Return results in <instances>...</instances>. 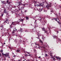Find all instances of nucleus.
<instances>
[{
  "label": "nucleus",
  "instance_id": "f257e3e1",
  "mask_svg": "<svg viewBox=\"0 0 61 61\" xmlns=\"http://www.w3.org/2000/svg\"><path fill=\"white\" fill-rule=\"evenodd\" d=\"M37 19L41 22V23H42V24H43V20L41 19V17H38L37 18Z\"/></svg>",
  "mask_w": 61,
  "mask_h": 61
},
{
  "label": "nucleus",
  "instance_id": "f03ea898",
  "mask_svg": "<svg viewBox=\"0 0 61 61\" xmlns=\"http://www.w3.org/2000/svg\"><path fill=\"white\" fill-rule=\"evenodd\" d=\"M42 31H44L45 32L44 33V34L45 33H46L47 34H48V33H49L47 32V31H46L45 30V28H42Z\"/></svg>",
  "mask_w": 61,
  "mask_h": 61
},
{
  "label": "nucleus",
  "instance_id": "7ed1b4c3",
  "mask_svg": "<svg viewBox=\"0 0 61 61\" xmlns=\"http://www.w3.org/2000/svg\"><path fill=\"white\" fill-rule=\"evenodd\" d=\"M51 4H50L49 5H46V6L47 10H48L49 9V7H51Z\"/></svg>",
  "mask_w": 61,
  "mask_h": 61
},
{
  "label": "nucleus",
  "instance_id": "20e7f679",
  "mask_svg": "<svg viewBox=\"0 0 61 61\" xmlns=\"http://www.w3.org/2000/svg\"><path fill=\"white\" fill-rule=\"evenodd\" d=\"M36 27H34L35 29H34L32 30V32H37V30H36Z\"/></svg>",
  "mask_w": 61,
  "mask_h": 61
},
{
  "label": "nucleus",
  "instance_id": "39448f33",
  "mask_svg": "<svg viewBox=\"0 0 61 61\" xmlns=\"http://www.w3.org/2000/svg\"><path fill=\"white\" fill-rule=\"evenodd\" d=\"M9 21V20H8L6 19V20L5 21L4 23H7V24H9V22H8Z\"/></svg>",
  "mask_w": 61,
  "mask_h": 61
},
{
  "label": "nucleus",
  "instance_id": "423d86ee",
  "mask_svg": "<svg viewBox=\"0 0 61 61\" xmlns=\"http://www.w3.org/2000/svg\"><path fill=\"white\" fill-rule=\"evenodd\" d=\"M55 58H56V59H57V60H60L61 59V58L59 57L56 56L55 57Z\"/></svg>",
  "mask_w": 61,
  "mask_h": 61
},
{
  "label": "nucleus",
  "instance_id": "0eeeda50",
  "mask_svg": "<svg viewBox=\"0 0 61 61\" xmlns=\"http://www.w3.org/2000/svg\"><path fill=\"white\" fill-rule=\"evenodd\" d=\"M10 25L11 26L12 25H16V24H15V22H12V24Z\"/></svg>",
  "mask_w": 61,
  "mask_h": 61
},
{
  "label": "nucleus",
  "instance_id": "6e6552de",
  "mask_svg": "<svg viewBox=\"0 0 61 61\" xmlns=\"http://www.w3.org/2000/svg\"><path fill=\"white\" fill-rule=\"evenodd\" d=\"M7 4H8V5H9L11 3V2H9V0H7Z\"/></svg>",
  "mask_w": 61,
  "mask_h": 61
},
{
  "label": "nucleus",
  "instance_id": "1a4fd4ad",
  "mask_svg": "<svg viewBox=\"0 0 61 61\" xmlns=\"http://www.w3.org/2000/svg\"><path fill=\"white\" fill-rule=\"evenodd\" d=\"M7 7L8 8V10H9V9H10V5H7Z\"/></svg>",
  "mask_w": 61,
  "mask_h": 61
},
{
  "label": "nucleus",
  "instance_id": "9d476101",
  "mask_svg": "<svg viewBox=\"0 0 61 61\" xmlns=\"http://www.w3.org/2000/svg\"><path fill=\"white\" fill-rule=\"evenodd\" d=\"M44 3V2H43L42 3L41 2H40V5H41V6H43V4Z\"/></svg>",
  "mask_w": 61,
  "mask_h": 61
},
{
  "label": "nucleus",
  "instance_id": "9b49d317",
  "mask_svg": "<svg viewBox=\"0 0 61 61\" xmlns=\"http://www.w3.org/2000/svg\"><path fill=\"white\" fill-rule=\"evenodd\" d=\"M25 17L26 20H29V17L26 16H25Z\"/></svg>",
  "mask_w": 61,
  "mask_h": 61
},
{
  "label": "nucleus",
  "instance_id": "f8f14e48",
  "mask_svg": "<svg viewBox=\"0 0 61 61\" xmlns=\"http://www.w3.org/2000/svg\"><path fill=\"white\" fill-rule=\"evenodd\" d=\"M4 13H6V10L5 9L3 11Z\"/></svg>",
  "mask_w": 61,
  "mask_h": 61
},
{
  "label": "nucleus",
  "instance_id": "ddd939ff",
  "mask_svg": "<svg viewBox=\"0 0 61 61\" xmlns=\"http://www.w3.org/2000/svg\"><path fill=\"white\" fill-rule=\"evenodd\" d=\"M39 41H40V42L42 44H43V41L42 40H41L40 39L39 40Z\"/></svg>",
  "mask_w": 61,
  "mask_h": 61
},
{
  "label": "nucleus",
  "instance_id": "4468645a",
  "mask_svg": "<svg viewBox=\"0 0 61 61\" xmlns=\"http://www.w3.org/2000/svg\"><path fill=\"white\" fill-rule=\"evenodd\" d=\"M44 3L45 4H48V3H47V2H46V1H45L44 2Z\"/></svg>",
  "mask_w": 61,
  "mask_h": 61
},
{
  "label": "nucleus",
  "instance_id": "2eb2a0df",
  "mask_svg": "<svg viewBox=\"0 0 61 61\" xmlns=\"http://www.w3.org/2000/svg\"><path fill=\"white\" fill-rule=\"evenodd\" d=\"M22 5V4H21V3L20 2V3H19V5H18L17 6L18 7H19V5Z\"/></svg>",
  "mask_w": 61,
  "mask_h": 61
},
{
  "label": "nucleus",
  "instance_id": "dca6fc26",
  "mask_svg": "<svg viewBox=\"0 0 61 61\" xmlns=\"http://www.w3.org/2000/svg\"><path fill=\"white\" fill-rule=\"evenodd\" d=\"M22 29H21L19 30V32H22Z\"/></svg>",
  "mask_w": 61,
  "mask_h": 61
},
{
  "label": "nucleus",
  "instance_id": "f3484780",
  "mask_svg": "<svg viewBox=\"0 0 61 61\" xmlns=\"http://www.w3.org/2000/svg\"><path fill=\"white\" fill-rule=\"evenodd\" d=\"M36 20H35V22H34L35 25H36Z\"/></svg>",
  "mask_w": 61,
  "mask_h": 61
},
{
  "label": "nucleus",
  "instance_id": "a211bd4d",
  "mask_svg": "<svg viewBox=\"0 0 61 61\" xmlns=\"http://www.w3.org/2000/svg\"><path fill=\"white\" fill-rule=\"evenodd\" d=\"M55 56H54V58H53V60H54V61H55V60H56V59H55Z\"/></svg>",
  "mask_w": 61,
  "mask_h": 61
},
{
  "label": "nucleus",
  "instance_id": "6ab92c4d",
  "mask_svg": "<svg viewBox=\"0 0 61 61\" xmlns=\"http://www.w3.org/2000/svg\"><path fill=\"white\" fill-rule=\"evenodd\" d=\"M16 52H20V50H17L16 51Z\"/></svg>",
  "mask_w": 61,
  "mask_h": 61
},
{
  "label": "nucleus",
  "instance_id": "aec40b11",
  "mask_svg": "<svg viewBox=\"0 0 61 61\" xmlns=\"http://www.w3.org/2000/svg\"><path fill=\"white\" fill-rule=\"evenodd\" d=\"M57 18H54V20H55L56 21H57Z\"/></svg>",
  "mask_w": 61,
  "mask_h": 61
},
{
  "label": "nucleus",
  "instance_id": "412c9836",
  "mask_svg": "<svg viewBox=\"0 0 61 61\" xmlns=\"http://www.w3.org/2000/svg\"><path fill=\"white\" fill-rule=\"evenodd\" d=\"M20 22H22L23 21V20H24V19H20Z\"/></svg>",
  "mask_w": 61,
  "mask_h": 61
},
{
  "label": "nucleus",
  "instance_id": "4be33fe9",
  "mask_svg": "<svg viewBox=\"0 0 61 61\" xmlns=\"http://www.w3.org/2000/svg\"><path fill=\"white\" fill-rule=\"evenodd\" d=\"M22 37V36L21 35H20L19 36V38H21Z\"/></svg>",
  "mask_w": 61,
  "mask_h": 61
},
{
  "label": "nucleus",
  "instance_id": "5701e85b",
  "mask_svg": "<svg viewBox=\"0 0 61 61\" xmlns=\"http://www.w3.org/2000/svg\"><path fill=\"white\" fill-rule=\"evenodd\" d=\"M15 30H13L12 31V33H15Z\"/></svg>",
  "mask_w": 61,
  "mask_h": 61
},
{
  "label": "nucleus",
  "instance_id": "b1692460",
  "mask_svg": "<svg viewBox=\"0 0 61 61\" xmlns=\"http://www.w3.org/2000/svg\"><path fill=\"white\" fill-rule=\"evenodd\" d=\"M12 25H11L10 26V29H11L12 28Z\"/></svg>",
  "mask_w": 61,
  "mask_h": 61
},
{
  "label": "nucleus",
  "instance_id": "393cba45",
  "mask_svg": "<svg viewBox=\"0 0 61 61\" xmlns=\"http://www.w3.org/2000/svg\"><path fill=\"white\" fill-rule=\"evenodd\" d=\"M50 55V56L52 57V58H53V55H52V54L51 53Z\"/></svg>",
  "mask_w": 61,
  "mask_h": 61
},
{
  "label": "nucleus",
  "instance_id": "a878e982",
  "mask_svg": "<svg viewBox=\"0 0 61 61\" xmlns=\"http://www.w3.org/2000/svg\"><path fill=\"white\" fill-rule=\"evenodd\" d=\"M20 20H18L17 21V22L18 23H19V22H20Z\"/></svg>",
  "mask_w": 61,
  "mask_h": 61
},
{
  "label": "nucleus",
  "instance_id": "bb28decb",
  "mask_svg": "<svg viewBox=\"0 0 61 61\" xmlns=\"http://www.w3.org/2000/svg\"><path fill=\"white\" fill-rule=\"evenodd\" d=\"M4 55H5V56L6 57V56H7V55L5 54H4Z\"/></svg>",
  "mask_w": 61,
  "mask_h": 61
},
{
  "label": "nucleus",
  "instance_id": "cd10ccee",
  "mask_svg": "<svg viewBox=\"0 0 61 61\" xmlns=\"http://www.w3.org/2000/svg\"><path fill=\"white\" fill-rule=\"evenodd\" d=\"M55 32H57V33L56 34H57L58 33H59V32H58V31H56V30H55Z\"/></svg>",
  "mask_w": 61,
  "mask_h": 61
},
{
  "label": "nucleus",
  "instance_id": "c85d7f7f",
  "mask_svg": "<svg viewBox=\"0 0 61 61\" xmlns=\"http://www.w3.org/2000/svg\"><path fill=\"white\" fill-rule=\"evenodd\" d=\"M1 3L3 4H4V3H5V2L4 1H2L1 2Z\"/></svg>",
  "mask_w": 61,
  "mask_h": 61
},
{
  "label": "nucleus",
  "instance_id": "c756f323",
  "mask_svg": "<svg viewBox=\"0 0 61 61\" xmlns=\"http://www.w3.org/2000/svg\"><path fill=\"white\" fill-rule=\"evenodd\" d=\"M53 37H55V38H56L57 37V36H56L55 35L54 36H53Z\"/></svg>",
  "mask_w": 61,
  "mask_h": 61
},
{
  "label": "nucleus",
  "instance_id": "7c9ffc66",
  "mask_svg": "<svg viewBox=\"0 0 61 61\" xmlns=\"http://www.w3.org/2000/svg\"><path fill=\"white\" fill-rule=\"evenodd\" d=\"M4 15V14L3 13H1V16L3 17Z\"/></svg>",
  "mask_w": 61,
  "mask_h": 61
},
{
  "label": "nucleus",
  "instance_id": "2f4dec72",
  "mask_svg": "<svg viewBox=\"0 0 61 61\" xmlns=\"http://www.w3.org/2000/svg\"><path fill=\"white\" fill-rule=\"evenodd\" d=\"M1 27L2 28V29H4V27H3V25H2L1 26Z\"/></svg>",
  "mask_w": 61,
  "mask_h": 61
},
{
  "label": "nucleus",
  "instance_id": "473e14b6",
  "mask_svg": "<svg viewBox=\"0 0 61 61\" xmlns=\"http://www.w3.org/2000/svg\"><path fill=\"white\" fill-rule=\"evenodd\" d=\"M34 52H36V51L35 49L34 50Z\"/></svg>",
  "mask_w": 61,
  "mask_h": 61
},
{
  "label": "nucleus",
  "instance_id": "72a5a7b5",
  "mask_svg": "<svg viewBox=\"0 0 61 61\" xmlns=\"http://www.w3.org/2000/svg\"><path fill=\"white\" fill-rule=\"evenodd\" d=\"M25 32H28V30H27L26 29V30H25Z\"/></svg>",
  "mask_w": 61,
  "mask_h": 61
},
{
  "label": "nucleus",
  "instance_id": "f704fd0d",
  "mask_svg": "<svg viewBox=\"0 0 61 61\" xmlns=\"http://www.w3.org/2000/svg\"><path fill=\"white\" fill-rule=\"evenodd\" d=\"M17 40H16V39H15V42H17Z\"/></svg>",
  "mask_w": 61,
  "mask_h": 61
},
{
  "label": "nucleus",
  "instance_id": "c9c22d12",
  "mask_svg": "<svg viewBox=\"0 0 61 61\" xmlns=\"http://www.w3.org/2000/svg\"><path fill=\"white\" fill-rule=\"evenodd\" d=\"M45 56H46L45 57H46V56H47V54H45Z\"/></svg>",
  "mask_w": 61,
  "mask_h": 61
},
{
  "label": "nucleus",
  "instance_id": "e433bc0d",
  "mask_svg": "<svg viewBox=\"0 0 61 61\" xmlns=\"http://www.w3.org/2000/svg\"><path fill=\"white\" fill-rule=\"evenodd\" d=\"M42 24V25H45V24H44V22H43V23Z\"/></svg>",
  "mask_w": 61,
  "mask_h": 61
},
{
  "label": "nucleus",
  "instance_id": "4c0bfd02",
  "mask_svg": "<svg viewBox=\"0 0 61 61\" xmlns=\"http://www.w3.org/2000/svg\"><path fill=\"white\" fill-rule=\"evenodd\" d=\"M0 51L1 52V53H2L3 52V50H1Z\"/></svg>",
  "mask_w": 61,
  "mask_h": 61
},
{
  "label": "nucleus",
  "instance_id": "58836bf2",
  "mask_svg": "<svg viewBox=\"0 0 61 61\" xmlns=\"http://www.w3.org/2000/svg\"><path fill=\"white\" fill-rule=\"evenodd\" d=\"M2 56H4V54H4L3 53H2Z\"/></svg>",
  "mask_w": 61,
  "mask_h": 61
},
{
  "label": "nucleus",
  "instance_id": "ea45409f",
  "mask_svg": "<svg viewBox=\"0 0 61 61\" xmlns=\"http://www.w3.org/2000/svg\"><path fill=\"white\" fill-rule=\"evenodd\" d=\"M57 22H58V23L59 24V23H60V22L59 21H58Z\"/></svg>",
  "mask_w": 61,
  "mask_h": 61
},
{
  "label": "nucleus",
  "instance_id": "a19ab883",
  "mask_svg": "<svg viewBox=\"0 0 61 61\" xmlns=\"http://www.w3.org/2000/svg\"><path fill=\"white\" fill-rule=\"evenodd\" d=\"M9 56V54H8L7 55V56Z\"/></svg>",
  "mask_w": 61,
  "mask_h": 61
},
{
  "label": "nucleus",
  "instance_id": "79ce46f5",
  "mask_svg": "<svg viewBox=\"0 0 61 61\" xmlns=\"http://www.w3.org/2000/svg\"><path fill=\"white\" fill-rule=\"evenodd\" d=\"M61 22H60V23H59V25H61Z\"/></svg>",
  "mask_w": 61,
  "mask_h": 61
},
{
  "label": "nucleus",
  "instance_id": "37998d69",
  "mask_svg": "<svg viewBox=\"0 0 61 61\" xmlns=\"http://www.w3.org/2000/svg\"><path fill=\"white\" fill-rule=\"evenodd\" d=\"M4 29H2H2H1V30L2 31V30H4Z\"/></svg>",
  "mask_w": 61,
  "mask_h": 61
},
{
  "label": "nucleus",
  "instance_id": "c03bdc74",
  "mask_svg": "<svg viewBox=\"0 0 61 61\" xmlns=\"http://www.w3.org/2000/svg\"><path fill=\"white\" fill-rule=\"evenodd\" d=\"M29 61V60H28V61L26 60V61ZM23 61H25V60H23Z\"/></svg>",
  "mask_w": 61,
  "mask_h": 61
},
{
  "label": "nucleus",
  "instance_id": "a18cd8bd",
  "mask_svg": "<svg viewBox=\"0 0 61 61\" xmlns=\"http://www.w3.org/2000/svg\"><path fill=\"white\" fill-rule=\"evenodd\" d=\"M26 11H27V10H25V13H26Z\"/></svg>",
  "mask_w": 61,
  "mask_h": 61
},
{
  "label": "nucleus",
  "instance_id": "49530a36",
  "mask_svg": "<svg viewBox=\"0 0 61 61\" xmlns=\"http://www.w3.org/2000/svg\"><path fill=\"white\" fill-rule=\"evenodd\" d=\"M55 15L56 16H57V14H55Z\"/></svg>",
  "mask_w": 61,
  "mask_h": 61
},
{
  "label": "nucleus",
  "instance_id": "de8ad7c7",
  "mask_svg": "<svg viewBox=\"0 0 61 61\" xmlns=\"http://www.w3.org/2000/svg\"><path fill=\"white\" fill-rule=\"evenodd\" d=\"M36 5L35 4L34 5V6H35V7H36Z\"/></svg>",
  "mask_w": 61,
  "mask_h": 61
},
{
  "label": "nucleus",
  "instance_id": "09e8293b",
  "mask_svg": "<svg viewBox=\"0 0 61 61\" xmlns=\"http://www.w3.org/2000/svg\"><path fill=\"white\" fill-rule=\"evenodd\" d=\"M15 31H17V29H16L15 28Z\"/></svg>",
  "mask_w": 61,
  "mask_h": 61
},
{
  "label": "nucleus",
  "instance_id": "8fccbe9b",
  "mask_svg": "<svg viewBox=\"0 0 61 61\" xmlns=\"http://www.w3.org/2000/svg\"><path fill=\"white\" fill-rule=\"evenodd\" d=\"M38 58H41V57L39 56V57H38Z\"/></svg>",
  "mask_w": 61,
  "mask_h": 61
},
{
  "label": "nucleus",
  "instance_id": "3c124183",
  "mask_svg": "<svg viewBox=\"0 0 61 61\" xmlns=\"http://www.w3.org/2000/svg\"><path fill=\"white\" fill-rule=\"evenodd\" d=\"M4 46V45H2V47H3Z\"/></svg>",
  "mask_w": 61,
  "mask_h": 61
},
{
  "label": "nucleus",
  "instance_id": "603ef678",
  "mask_svg": "<svg viewBox=\"0 0 61 61\" xmlns=\"http://www.w3.org/2000/svg\"><path fill=\"white\" fill-rule=\"evenodd\" d=\"M27 53H28V54H30V53L29 52H27Z\"/></svg>",
  "mask_w": 61,
  "mask_h": 61
},
{
  "label": "nucleus",
  "instance_id": "864d4df0",
  "mask_svg": "<svg viewBox=\"0 0 61 61\" xmlns=\"http://www.w3.org/2000/svg\"><path fill=\"white\" fill-rule=\"evenodd\" d=\"M23 42L24 43V44H25V41H23Z\"/></svg>",
  "mask_w": 61,
  "mask_h": 61
},
{
  "label": "nucleus",
  "instance_id": "5fc2aeb1",
  "mask_svg": "<svg viewBox=\"0 0 61 61\" xmlns=\"http://www.w3.org/2000/svg\"><path fill=\"white\" fill-rule=\"evenodd\" d=\"M16 7V6H14V8H15Z\"/></svg>",
  "mask_w": 61,
  "mask_h": 61
},
{
  "label": "nucleus",
  "instance_id": "6e6d98bb",
  "mask_svg": "<svg viewBox=\"0 0 61 61\" xmlns=\"http://www.w3.org/2000/svg\"><path fill=\"white\" fill-rule=\"evenodd\" d=\"M35 3H36V4L37 3H36V2L35 1Z\"/></svg>",
  "mask_w": 61,
  "mask_h": 61
},
{
  "label": "nucleus",
  "instance_id": "4d7b16f0",
  "mask_svg": "<svg viewBox=\"0 0 61 61\" xmlns=\"http://www.w3.org/2000/svg\"><path fill=\"white\" fill-rule=\"evenodd\" d=\"M36 38H38V39H39V37H36Z\"/></svg>",
  "mask_w": 61,
  "mask_h": 61
},
{
  "label": "nucleus",
  "instance_id": "13d9d810",
  "mask_svg": "<svg viewBox=\"0 0 61 61\" xmlns=\"http://www.w3.org/2000/svg\"><path fill=\"white\" fill-rule=\"evenodd\" d=\"M9 41H10V38H9Z\"/></svg>",
  "mask_w": 61,
  "mask_h": 61
},
{
  "label": "nucleus",
  "instance_id": "bf43d9fd",
  "mask_svg": "<svg viewBox=\"0 0 61 61\" xmlns=\"http://www.w3.org/2000/svg\"><path fill=\"white\" fill-rule=\"evenodd\" d=\"M15 10H17V9H15Z\"/></svg>",
  "mask_w": 61,
  "mask_h": 61
},
{
  "label": "nucleus",
  "instance_id": "052dcab7",
  "mask_svg": "<svg viewBox=\"0 0 61 61\" xmlns=\"http://www.w3.org/2000/svg\"><path fill=\"white\" fill-rule=\"evenodd\" d=\"M28 56H30V55H28Z\"/></svg>",
  "mask_w": 61,
  "mask_h": 61
},
{
  "label": "nucleus",
  "instance_id": "680f3d73",
  "mask_svg": "<svg viewBox=\"0 0 61 61\" xmlns=\"http://www.w3.org/2000/svg\"><path fill=\"white\" fill-rule=\"evenodd\" d=\"M38 37H39V36L38 35Z\"/></svg>",
  "mask_w": 61,
  "mask_h": 61
},
{
  "label": "nucleus",
  "instance_id": "e2e57ef3",
  "mask_svg": "<svg viewBox=\"0 0 61 61\" xmlns=\"http://www.w3.org/2000/svg\"><path fill=\"white\" fill-rule=\"evenodd\" d=\"M4 44H5V42L4 43Z\"/></svg>",
  "mask_w": 61,
  "mask_h": 61
},
{
  "label": "nucleus",
  "instance_id": "0e129e2a",
  "mask_svg": "<svg viewBox=\"0 0 61 61\" xmlns=\"http://www.w3.org/2000/svg\"><path fill=\"white\" fill-rule=\"evenodd\" d=\"M31 38L32 39H33V37H31Z\"/></svg>",
  "mask_w": 61,
  "mask_h": 61
},
{
  "label": "nucleus",
  "instance_id": "69168bd1",
  "mask_svg": "<svg viewBox=\"0 0 61 61\" xmlns=\"http://www.w3.org/2000/svg\"><path fill=\"white\" fill-rule=\"evenodd\" d=\"M60 8H61V6H60Z\"/></svg>",
  "mask_w": 61,
  "mask_h": 61
},
{
  "label": "nucleus",
  "instance_id": "338daca9",
  "mask_svg": "<svg viewBox=\"0 0 61 61\" xmlns=\"http://www.w3.org/2000/svg\"><path fill=\"white\" fill-rule=\"evenodd\" d=\"M20 1L21 2H22V0H21Z\"/></svg>",
  "mask_w": 61,
  "mask_h": 61
},
{
  "label": "nucleus",
  "instance_id": "774afa93",
  "mask_svg": "<svg viewBox=\"0 0 61 61\" xmlns=\"http://www.w3.org/2000/svg\"><path fill=\"white\" fill-rule=\"evenodd\" d=\"M36 5H38V4H37Z\"/></svg>",
  "mask_w": 61,
  "mask_h": 61
}]
</instances>
